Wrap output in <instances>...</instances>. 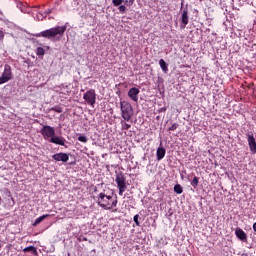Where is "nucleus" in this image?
Masks as SVG:
<instances>
[{
  "instance_id": "aec40b11",
  "label": "nucleus",
  "mask_w": 256,
  "mask_h": 256,
  "mask_svg": "<svg viewBox=\"0 0 256 256\" xmlns=\"http://www.w3.org/2000/svg\"><path fill=\"white\" fill-rule=\"evenodd\" d=\"M173 190H174V192H175L176 194H182V193H183V188H182V186H181V185H178V184L174 186Z\"/></svg>"
},
{
  "instance_id": "7ed1b4c3",
  "label": "nucleus",
  "mask_w": 256,
  "mask_h": 256,
  "mask_svg": "<svg viewBox=\"0 0 256 256\" xmlns=\"http://www.w3.org/2000/svg\"><path fill=\"white\" fill-rule=\"evenodd\" d=\"M120 111H121V117L124 121L130 122L132 121V117L134 114L133 106L129 104V102L123 101L120 102Z\"/></svg>"
},
{
  "instance_id": "b1692460",
  "label": "nucleus",
  "mask_w": 256,
  "mask_h": 256,
  "mask_svg": "<svg viewBox=\"0 0 256 256\" xmlns=\"http://www.w3.org/2000/svg\"><path fill=\"white\" fill-rule=\"evenodd\" d=\"M77 140L81 143H87L88 142L87 136H78Z\"/></svg>"
},
{
  "instance_id": "f3484780",
  "label": "nucleus",
  "mask_w": 256,
  "mask_h": 256,
  "mask_svg": "<svg viewBox=\"0 0 256 256\" xmlns=\"http://www.w3.org/2000/svg\"><path fill=\"white\" fill-rule=\"evenodd\" d=\"M50 215L49 214H46V215H43L37 219H35L34 223L32 224L33 227H36L38 224H40L41 222H43L46 218H49Z\"/></svg>"
},
{
  "instance_id": "6e6552de",
  "label": "nucleus",
  "mask_w": 256,
  "mask_h": 256,
  "mask_svg": "<svg viewBox=\"0 0 256 256\" xmlns=\"http://www.w3.org/2000/svg\"><path fill=\"white\" fill-rule=\"evenodd\" d=\"M40 133L45 140L48 138L51 139L53 136H55V128L52 126H43V128L40 130Z\"/></svg>"
},
{
  "instance_id": "6ab92c4d",
  "label": "nucleus",
  "mask_w": 256,
  "mask_h": 256,
  "mask_svg": "<svg viewBox=\"0 0 256 256\" xmlns=\"http://www.w3.org/2000/svg\"><path fill=\"white\" fill-rule=\"evenodd\" d=\"M36 55L37 56H44L45 55L44 48H42L41 46H38V48H36Z\"/></svg>"
},
{
  "instance_id": "0eeeda50",
  "label": "nucleus",
  "mask_w": 256,
  "mask_h": 256,
  "mask_svg": "<svg viewBox=\"0 0 256 256\" xmlns=\"http://www.w3.org/2000/svg\"><path fill=\"white\" fill-rule=\"evenodd\" d=\"M13 78L11 66L9 64H6L4 66V72H2V77L0 78L2 83H8Z\"/></svg>"
},
{
  "instance_id": "393cba45",
  "label": "nucleus",
  "mask_w": 256,
  "mask_h": 256,
  "mask_svg": "<svg viewBox=\"0 0 256 256\" xmlns=\"http://www.w3.org/2000/svg\"><path fill=\"white\" fill-rule=\"evenodd\" d=\"M139 218H140L139 215H135V216L133 217V221H134V223H135V225H136L137 227H140Z\"/></svg>"
},
{
  "instance_id": "dca6fc26",
  "label": "nucleus",
  "mask_w": 256,
  "mask_h": 256,
  "mask_svg": "<svg viewBox=\"0 0 256 256\" xmlns=\"http://www.w3.org/2000/svg\"><path fill=\"white\" fill-rule=\"evenodd\" d=\"M159 66L164 73H168L169 71L168 64L165 62V60H163V58L159 60Z\"/></svg>"
},
{
  "instance_id": "2f4dec72",
  "label": "nucleus",
  "mask_w": 256,
  "mask_h": 256,
  "mask_svg": "<svg viewBox=\"0 0 256 256\" xmlns=\"http://www.w3.org/2000/svg\"><path fill=\"white\" fill-rule=\"evenodd\" d=\"M70 165H75V162H70Z\"/></svg>"
},
{
  "instance_id": "4468645a",
  "label": "nucleus",
  "mask_w": 256,
  "mask_h": 256,
  "mask_svg": "<svg viewBox=\"0 0 256 256\" xmlns=\"http://www.w3.org/2000/svg\"><path fill=\"white\" fill-rule=\"evenodd\" d=\"M49 141L56 145L65 146L66 140L62 136H52Z\"/></svg>"
},
{
  "instance_id": "2eb2a0df",
  "label": "nucleus",
  "mask_w": 256,
  "mask_h": 256,
  "mask_svg": "<svg viewBox=\"0 0 256 256\" xmlns=\"http://www.w3.org/2000/svg\"><path fill=\"white\" fill-rule=\"evenodd\" d=\"M166 155V148H162V146H159L156 150V157L158 161H161L164 159Z\"/></svg>"
},
{
  "instance_id": "cd10ccee",
  "label": "nucleus",
  "mask_w": 256,
  "mask_h": 256,
  "mask_svg": "<svg viewBox=\"0 0 256 256\" xmlns=\"http://www.w3.org/2000/svg\"><path fill=\"white\" fill-rule=\"evenodd\" d=\"M51 12H52L51 9H46V10H44V13H45L46 15H49Z\"/></svg>"
},
{
  "instance_id": "ddd939ff",
  "label": "nucleus",
  "mask_w": 256,
  "mask_h": 256,
  "mask_svg": "<svg viewBox=\"0 0 256 256\" xmlns=\"http://www.w3.org/2000/svg\"><path fill=\"white\" fill-rule=\"evenodd\" d=\"M181 23L183 24V25H181V28H186V26L189 23V16H188V9L187 8L183 9V11H182Z\"/></svg>"
},
{
  "instance_id": "a878e982",
  "label": "nucleus",
  "mask_w": 256,
  "mask_h": 256,
  "mask_svg": "<svg viewBox=\"0 0 256 256\" xmlns=\"http://www.w3.org/2000/svg\"><path fill=\"white\" fill-rule=\"evenodd\" d=\"M179 127V124L174 123L173 125H171V127L168 128V131H175L177 130Z\"/></svg>"
},
{
  "instance_id": "bb28decb",
  "label": "nucleus",
  "mask_w": 256,
  "mask_h": 256,
  "mask_svg": "<svg viewBox=\"0 0 256 256\" xmlns=\"http://www.w3.org/2000/svg\"><path fill=\"white\" fill-rule=\"evenodd\" d=\"M4 38H5V32L2 29H0V41H3Z\"/></svg>"
},
{
  "instance_id": "a211bd4d",
  "label": "nucleus",
  "mask_w": 256,
  "mask_h": 256,
  "mask_svg": "<svg viewBox=\"0 0 256 256\" xmlns=\"http://www.w3.org/2000/svg\"><path fill=\"white\" fill-rule=\"evenodd\" d=\"M23 252H31L33 255H37V248H35L34 246H29L27 248L23 249Z\"/></svg>"
},
{
  "instance_id": "4be33fe9",
  "label": "nucleus",
  "mask_w": 256,
  "mask_h": 256,
  "mask_svg": "<svg viewBox=\"0 0 256 256\" xmlns=\"http://www.w3.org/2000/svg\"><path fill=\"white\" fill-rule=\"evenodd\" d=\"M50 111H54L55 113H63V108H61V106H53V108H50Z\"/></svg>"
},
{
  "instance_id": "1a4fd4ad",
  "label": "nucleus",
  "mask_w": 256,
  "mask_h": 256,
  "mask_svg": "<svg viewBox=\"0 0 256 256\" xmlns=\"http://www.w3.org/2000/svg\"><path fill=\"white\" fill-rule=\"evenodd\" d=\"M246 136H247V142H248V146L251 153L256 154V139L254 137L253 132H248Z\"/></svg>"
},
{
  "instance_id": "f8f14e48",
  "label": "nucleus",
  "mask_w": 256,
  "mask_h": 256,
  "mask_svg": "<svg viewBox=\"0 0 256 256\" xmlns=\"http://www.w3.org/2000/svg\"><path fill=\"white\" fill-rule=\"evenodd\" d=\"M235 236L244 243L248 242V236L247 234L241 229V228H236L235 229Z\"/></svg>"
},
{
  "instance_id": "20e7f679",
  "label": "nucleus",
  "mask_w": 256,
  "mask_h": 256,
  "mask_svg": "<svg viewBox=\"0 0 256 256\" xmlns=\"http://www.w3.org/2000/svg\"><path fill=\"white\" fill-rule=\"evenodd\" d=\"M115 183L117 185L118 195L123 196V194L127 190V180H126V176L123 174V172H119V174H116Z\"/></svg>"
},
{
  "instance_id": "39448f33",
  "label": "nucleus",
  "mask_w": 256,
  "mask_h": 256,
  "mask_svg": "<svg viewBox=\"0 0 256 256\" xmlns=\"http://www.w3.org/2000/svg\"><path fill=\"white\" fill-rule=\"evenodd\" d=\"M135 0H112V5L118 7L120 14H125L127 12V6H132Z\"/></svg>"
},
{
  "instance_id": "9d476101",
  "label": "nucleus",
  "mask_w": 256,
  "mask_h": 256,
  "mask_svg": "<svg viewBox=\"0 0 256 256\" xmlns=\"http://www.w3.org/2000/svg\"><path fill=\"white\" fill-rule=\"evenodd\" d=\"M52 159L56 162L67 163L69 161V154L65 152H58L57 154L52 155Z\"/></svg>"
},
{
  "instance_id": "7c9ffc66",
  "label": "nucleus",
  "mask_w": 256,
  "mask_h": 256,
  "mask_svg": "<svg viewBox=\"0 0 256 256\" xmlns=\"http://www.w3.org/2000/svg\"><path fill=\"white\" fill-rule=\"evenodd\" d=\"M160 111L165 112V111H166V108H160Z\"/></svg>"
},
{
  "instance_id": "c85d7f7f",
  "label": "nucleus",
  "mask_w": 256,
  "mask_h": 256,
  "mask_svg": "<svg viewBox=\"0 0 256 256\" xmlns=\"http://www.w3.org/2000/svg\"><path fill=\"white\" fill-rule=\"evenodd\" d=\"M252 229L254 232H256V222L253 224Z\"/></svg>"
},
{
  "instance_id": "f257e3e1",
  "label": "nucleus",
  "mask_w": 256,
  "mask_h": 256,
  "mask_svg": "<svg viewBox=\"0 0 256 256\" xmlns=\"http://www.w3.org/2000/svg\"><path fill=\"white\" fill-rule=\"evenodd\" d=\"M95 202L104 210H112L117 207L118 199L117 196H115V199H113V196H108L102 192L95 198Z\"/></svg>"
},
{
  "instance_id": "c756f323",
  "label": "nucleus",
  "mask_w": 256,
  "mask_h": 256,
  "mask_svg": "<svg viewBox=\"0 0 256 256\" xmlns=\"http://www.w3.org/2000/svg\"><path fill=\"white\" fill-rule=\"evenodd\" d=\"M241 256H251V255H249L247 253H243Z\"/></svg>"
},
{
  "instance_id": "5701e85b",
  "label": "nucleus",
  "mask_w": 256,
  "mask_h": 256,
  "mask_svg": "<svg viewBox=\"0 0 256 256\" xmlns=\"http://www.w3.org/2000/svg\"><path fill=\"white\" fill-rule=\"evenodd\" d=\"M122 124V129L128 131L129 129H131V125L128 124L127 122H123V120L121 121Z\"/></svg>"
},
{
  "instance_id": "f03ea898",
  "label": "nucleus",
  "mask_w": 256,
  "mask_h": 256,
  "mask_svg": "<svg viewBox=\"0 0 256 256\" xmlns=\"http://www.w3.org/2000/svg\"><path fill=\"white\" fill-rule=\"evenodd\" d=\"M67 30V26L66 25H58L55 27H51L49 29L43 30L41 32H39L38 34H35L36 37H43L46 39H52V38H56V37H62L64 35V33Z\"/></svg>"
},
{
  "instance_id": "473e14b6",
  "label": "nucleus",
  "mask_w": 256,
  "mask_h": 256,
  "mask_svg": "<svg viewBox=\"0 0 256 256\" xmlns=\"http://www.w3.org/2000/svg\"><path fill=\"white\" fill-rule=\"evenodd\" d=\"M113 212H117V210H114Z\"/></svg>"
},
{
  "instance_id": "423d86ee",
  "label": "nucleus",
  "mask_w": 256,
  "mask_h": 256,
  "mask_svg": "<svg viewBox=\"0 0 256 256\" xmlns=\"http://www.w3.org/2000/svg\"><path fill=\"white\" fill-rule=\"evenodd\" d=\"M83 99L86 101L88 105H90L91 107H94L97 99L96 90H94L93 88H90V90H87L85 94H83Z\"/></svg>"
},
{
  "instance_id": "9b49d317",
  "label": "nucleus",
  "mask_w": 256,
  "mask_h": 256,
  "mask_svg": "<svg viewBox=\"0 0 256 256\" xmlns=\"http://www.w3.org/2000/svg\"><path fill=\"white\" fill-rule=\"evenodd\" d=\"M139 94H140L139 88H130V89L128 90V93H127L128 97H129L132 101H134L135 103H137L138 100H139V97H138Z\"/></svg>"
},
{
  "instance_id": "412c9836",
  "label": "nucleus",
  "mask_w": 256,
  "mask_h": 256,
  "mask_svg": "<svg viewBox=\"0 0 256 256\" xmlns=\"http://www.w3.org/2000/svg\"><path fill=\"white\" fill-rule=\"evenodd\" d=\"M198 185H199V178H198V176H194V178L191 181V186L196 188Z\"/></svg>"
}]
</instances>
